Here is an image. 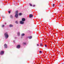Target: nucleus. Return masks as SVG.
Returning <instances> with one entry per match:
<instances>
[{
    "label": "nucleus",
    "mask_w": 64,
    "mask_h": 64,
    "mask_svg": "<svg viewBox=\"0 0 64 64\" xmlns=\"http://www.w3.org/2000/svg\"><path fill=\"white\" fill-rule=\"evenodd\" d=\"M4 35L5 38H7L9 36L8 35V33L7 32H6L4 34Z\"/></svg>",
    "instance_id": "obj_1"
},
{
    "label": "nucleus",
    "mask_w": 64,
    "mask_h": 64,
    "mask_svg": "<svg viewBox=\"0 0 64 64\" xmlns=\"http://www.w3.org/2000/svg\"><path fill=\"white\" fill-rule=\"evenodd\" d=\"M18 10H17L16 11V14L15 15V17L16 18L18 17Z\"/></svg>",
    "instance_id": "obj_2"
},
{
    "label": "nucleus",
    "mask_w": 64,
    "mask_h": 64,
    "mask_svg": "<svg viewBox=\"0 0 64 64\" xmlns=\"http://www.w3.org/2000/svg\"><path fill=\"white\" fill-rule=\"evenodd\" d=\"M4 47L5 48H7L8 46H7V45L6 44H5L4 45Z\"/></svg>",
    "instance_id": "obj_3"
},
{
    "label": "nucleus",
    "mask_w": 64,
    "mask_h": 64,
    "mask_svg": "<svg viewBox=\"0 0 64 64\" xmlns=\"http://www.w3.org/2000/svg\"><path fill=\"white\" fill-rule=\"evenodd\" d=\"M17 48H20V45H18L16 46Z\"/></svg>",
    "instance_id": "obj_4"
},
{
    "label": "nucleus",
    "mask_w": 64,
    "mask_h": 64,
    "mask_svg": "<svg viewBox=\"0 0 64 64\" xmlns=\"http://www.w3.org/2000/svg\"><path fill=\"white\" fill-rule=\"evenodd\" d=\"M4 51H1V52H0V54L1 55H3V54H4Z\"/></svg>",
    "instance_id": "obj_5"
},
{
    "label": "nucleus",
    "mask_w": 64,
    "mask_h": 64,
    "mask_svg": "<svg viewBox=\"0 0 64 64\" xmlns=\"http://www.w3.org/2000/svg\"><path fill=\"white\" fill-rule=\"evenodd\" d=\"M30 18H31L33 17V15L32 14H30L29 16Z\"/></svg>",
    "instance_id": "obj_6"
},
{
    "label": "nucleus",
    "mask_w": 64,
    "mask_h": 64,
    "mask_svg": "<svg viewBox=\"0 0 64 64\" xmlns=\"http://www.w3.org/2000/svg\"><path fill=\"white\" fill-rule=\"evenodd\" d=\"M20 23L22 24H24V22H22V21H21L20 22Z\"/></svg>",
    "instance_id": "obj_7"
},
{
    "label": "nucleus",
    "mask_w": 64,
    "mask_h": 64,
    "mask_svg": "<svg viewBox=\"0 0 64 64\" xmlns=\"http://www.w3.org/2000/svg\"><path fill=\"white\" fill-rule=\"evenodd\" d=\"M22 21H25V19L24 18H22Z\"/></svg>",
    "instance_id": "obj_8"
},
{
    "label": "nucleus",
    "mask_w": 64,
    "mask_h": 64,
    "mask_svg": "<svg viewBox=\"0 0 64 64\" xmlns=\"http://www.w3.org/2000/svg\"><path fill=\"white\" fill-rule=\"evenodd\" d=\"M13 25L12 24H10V27H13Z\"/></svg>",
    "instance_id": "obj_9"
},
{
    "label": "nucleus",
    "mask_w": 64,
    "mask_h": 64,
    "mask_svg": "<svg viewBox=\"0 0 64 64\" xmlns=\"http://www.w3.org/2000/svg\"><path fill=\"white\" fill-rule=\"evenodd\" d=\"M28 38H29V39H31L32 38V36H30V37H29Z\"/></svg>",
    "instance_id": "obj_10"
},
{
    "label": "nucleus",
    "mask_w": 64,
    "mask_h": 64,
    "mask_svg": "<svg viewBox=\"0 0 64 64\" xmlns=\"http://www.w3.org/2000/svg\"><path fill=\"white\" fill-rule=\"evenodd\" d=\"M10 17L11 18H13V16H12V15H10Z\"/></svg>",
    "instance_id": "obj_11"
},
{
    "label": "nucleus",
    "mask_w": 64,
    "mask_h": 64,
    "mask_svg": "<svg viewBox=\"0 0 64 64\" xmlns=\"http://www.w3.org/2000/svg\"><path fill=\"white\" fill-rule=\"evenodd\" d=\"M24 35H25V34H22V36H24Z\"/></svg>",
    "instance_id": "obj_12"
},
{
    "label": "nucleus",
    "mask_w": 64,
    "mask_h": 64,
    "mask_svg": "<svg viewBox=\"0 0 64 64\" xmlns=\"http://www.w3.org/2000/svg\"><path fill=\"white\" fill-rule=\"evenodd\" d=\"M20 32H18V36H20Z\"/></svg>",
    "instance_id": "obj_13"
},
{
    "label": "nucleus",
    "mask_w": 64,
    "mask_h": 64,
    "mask_svg": "<svg viewBox=\"0 0 64 64\" xmlns=\"http://www.w3.org/2000/svg\"><path fill=\"white\" fill-rule=\"evenodd\" d=\"M23 45H26V44L25 42H23Z\"/></svg>",
    "instance_id": "obj_14"
},
{
    "label": "nucleus",
    "mask_w": 64,
    "mask_h": 64,
    "mask_svg": "<svg viewBox=\"0 0 64 64\" xmlns=\"http://www.w3.org/2000/svg\"><path fill=\"white\" fill-rule=\"evenodd\" d=\"M16 24H18V21H16Z\"/></svg>",
    "instance_id": "obj_15"
},
{
    "label": "nucleus",
    "mask_w": 64,
    "mask_h": 64,
    "mask_svg": "<svg viewBox=\"0 0 64 64\" xmlns=\"http://www.w3.org/2000/svg\"><path fill=\"white\" fill-rule=\"evenodd\" d=\"M22 14V13H20L19 14V15L20 16Z\"/></svg>",
    "instance_id": "obj_16"
},
{
    "label": "nucleus",
    "mask_w": 64,
    "mask_h": 64,
    "mask_svg": "<svg viewBox=\"0 0 64 64\" xmlns=\"http://www.w3.org/2000/svg\"><path fill=\"white\" fill-rule=\"evenodd\" d=\"M40 46H43V45L42 44H40Z\"/></svg>",
    "instance_id": "obj_17"
},
{
    "label": "nucleus",
    "mask_w": 64,
    "mask_h": 64,
    "mask_svg": "<svg viewBox=\"0 0 64 64\" xmlns=\"http://www.w3.org/2000/svg\"><path fill=\"white\" fill-rule=\"evenodd\" d=\"M30 6H32V4H30Z\"/></svg>",
    "instance_id": "obj_18"
},
{
    "label": "nucleus",
    "mask_w": 64,
    "mask_h": 64,
    "mask_svg": "<svg viewBox=\"0 0 64 64\" xmlns=\"http://www.w3.org/2000/svg\"><path fill=\"white\" fill-rule=\"evenodd\" d=\"M10 11H11V10H10V11H9L8 12V13H9V14L10 13V12H11Z\"/></svg>",
    "instance_id": "obj_19"
},
{
    "label": "nucleus",
    "mask_w": 64,
    "mask_h": 64,
    "mask_svg": "<svg viewBox=\"0 0 64 64\" xmlns=\"http://www.w3.org/2000/svg\"><path fill=\"white\" fill-rule=\"evenodd\" d=\"M39 53H42V51H40V52H39Z\"/></svg>",
    "instance_id": "obj_20"
},
{
    "label": "nucleus",
    "mask_w": 64,
    "mask_h": 64,
    "mask_svg": "<svg viewBox=\"0 0 64 64\" xmlns=\"http://www.w3.org/2000/svg\"><path fill=\"white\" fill-rule=\"evenodd\" d=\"M47 46L45 44V47H47Z\"/></svg>",
    "instance_id": "obj_21"
},
{
    "label": "nucleus",
    "mask_w": 64,
    "mask_h": 64,
    "mask_svg": "<svg viewBox=\"0 0 64 64\" xmlns=\"http://www.w3.org/2000/svg\"><path fill=\"white\" fill-rule=\"evenodd\" d=\"M2 27H4V25H2Z\"/></svg>",
    "instance_id": "obj_22"
},
{
    "label": "nucleus",
    "mask_w": 64,
    "mask_h": 64,
    "mask_svg": "<svg viewBox=\"0 0 64 64\" xmlns=\"http://www.w3.org/2000/svg\"><path fill=\"white\" fill-rule=\"evenodd\" d=\"M54 6H55V4H53V7H54Z\"/></svg>",
    "instance_id": "obj_23"
},
{
    "label": "nucleus",
    "mask_w": 64,
    "mask_h": 64,
    "mask_svg": "<svg viewBox=\"0 0 64 64\" xmlns=\"http://www.w3.org/2000/svg\"><path fill=\"white\" fill-rule=\"evenodd\" d=\"M33 7H35V5H33Z\"/></svg>",
    "instance_id": "obj_24"
},
{
    "label": "nucleus",
    "mask_w": 64,
    "mask_h": 64,
    "mask_svg": "<svg viewBox=\"0 0 64 64\" xmlns=\"http://www.w3.org/2000/svg\"><path fill=\"white\" fill-rule=\"evenodd\" d=\"M37 46H39V45L38 44H37Z\"/></svg>",
    "instance_id": "obj_25"
},
{
    "label": "nucleus",
    "mask_w": 64,
    "mask_h": 64,
    "mask_svg": "<svg viewBox=\"0 0 64 64\" xmlns=\"http://www.w3.org/2000/svg\"><path fill=\"white\" fill-rule=\"evenodd\" d=\"M5 24H6V23H5Z\"/></svg>",
    "instance_id": "obj_26"
}]
</instances>
